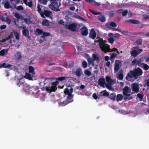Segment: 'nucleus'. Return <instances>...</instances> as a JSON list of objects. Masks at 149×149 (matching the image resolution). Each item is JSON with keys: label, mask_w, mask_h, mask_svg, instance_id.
Listing matches in <instances>:
<instances>
[{"label": "nucleus", "mask_w": 149, "mask_h": 149, "mask_svg": "<svg viewBox=\"0 0 149 149\" xmlns=\"http://www.w3.org/2000/svg\"><path fill=\"white\" fill-rule=\"evenodd\" d=\"M142 67L143 69L146 70H148L149 69V66L148 65L143 63Z\"/></svg>", "instance_id": "obj_47"}, {"label": "nucleus", "mask_w": 149, "mask_h": 149, "mask_svg": "<svg viewBox=\"0 0 149 149\" xmlns=\"http://www.w3.org/2000/svg\"><path fill=\"white\" fill-rule=\"evenodd\" d=\"M85 74L88 76H90L91 75V72L88 70H86L85 71Z\"/></svg>", "instance_id": "obj_57"}, {"label": "nucleus", "mask_w": 149, "mask_h": 149, "mask_svg": "<svg viewBox=\"0 0 149 149\" xmlns=\"http://www.w3.org/2000/svg\"><path fill=\"white\" fill-rule=\"evenodd\" d=\"M39 92V91L38 89H36V90H35V91H32V93L33 95L36 96V97H38V95H37L36 96V94H38Z\"/></svg>", "instance_id": "obj_41"}, {"label": "nucleus", "mask_w": 149, "mask_h": 149, "mask_svg": "<svg viewBox=\"0 0 149 149\" xmlns=\"http://www.w3.org/2000/svg\"><path fill=\"white\" fill-rule=\"evenodd\" d=\"M110 26L112 27H116L117 26V24L114 22H111L110 23Z\"/></svg>", "instance_id": "obj_53"}, {"label": "nucleus", "mask_w": 149, "mask_h": 149, "mask_svg": "<svg viewBox=\"0 0 149 149\" xmlns=\"http://www.w3.org/2000/svg\"><path fill=\"white\" fill-rule=\"evenodd\" d=\"M87 61L89 66H90L91 65H92L93 66H94V61H93L91 58H87Z\"/></svg>", "instance_id": "obj_19"}, {"label": "nucleus", "mask_w": 149, "mask_h": 149, "mask_svg": "<svg viewBox=\"0 0 149 149\" xmlns=\"http://www.w3.org/2000/svg\"><path fill=\"white\" fill-rule=\"evenodd\" d=\"M139 47H134L132 48L133 49L130 52L131 55L134 57H136L143 51V49H139Z\"/></svg>", "instance_id": "obj_6"}, {"label": "nucleus", "mask_w": 149, "mask_h": 149, "mask_svg": "<svg viewBox=\"0 0 149 149\" xmlns=\"http://www.w3.org/2000/svg\"><path fill=\"white\" fill-rule=\"evenodd\" d=\"M132 98V97L130 96H126V97H124V100L126 101L127 100H129Z\"/></svg>", "instance_id": "obj_55"}, {"label": "nucleus", "mask_w": 149, "mask_h": 149, "mask_svg": "<svg viewBox=\"0 0 149 149\" xmlns=\"http://www.w3.org/2000/svg\"><path fill=\"white\" fill-rule=\"evenodd\" d=\"M24 21L27 24H29L31 22V21L30 19L27 18H24L23 19Z\"/></svg>", "instance_id": "obj_44"}, {"label": "nucleus", "mask_w": 149, "mask_h": 149, "mask_svg": "<svg viewBox=\"0 0 149 149\" xmlns=\"http://www.w3.org/2000/svg\"><path fill=\"white\" fill-rule=\"evenodd\" d=\"M90 11L93 15H100L101 13L100 12H97L96 11H95L93 10H90Z\"/></svg>", "instance_id": "obj_46"}, {"label": "nucleus", "mask_w": 149, "mask_h": 149, "mask_svg": "<svg viewBox=\"0 0 149 149\" xmlns=\"http://www.w3.org/2000/svg\"><path fill=\"white\" fill-rule=\"evenodd\" d=\"M96 36V33L94 29H92L89 34L90 38L94 39Z\"/></svg>", "instance_id": "obj_17"}, {"label": "nucleus", "mask_w": 149, "mask_h": 149, "mask_svg": "<svg viewBox=\"0 0 149 149\" xmlns=\"http://www.w3.org/2000/svg\"><path fill=\"white\" fill-rule=\"evenodd\" d=\"M128 13V11L127 10H125L124 11H123L122 13V16H125Z\"/></svg>", "instance_id": "obj_62"}, {"label": "nucleus", "mask_w": 149, "mask_h": 149, "mask_svg": "<svg viewBox=\"0 0 149 149\" xmlns=\"http://www.w3.org/2000/svg\"><path fill=\"white\" fill-rule=\"evenodd\" d=\"M14 15L18 19H20L21 17L20 15L17 13H15Z\"/></svg>", "instance_id": "obj_56"}, {"label": "nucleus", "mask_w": 149, "mask_h": 149, "mask_svg": "<svg viewBox=\"0 0 149 149\" xmlns=\"http://www.w3.org/2000/svg\"><path fill=\"white\" fill-rule=\"evenodd\" d=\"M27 6H28L29 7H31L33 5L32 2L31 1H30L29 2H28V3H27V4H26Z\"/></svg>", "instance_id": "obj_61"}, {"label": "nucleus", "mask_w": 149, "mask_h": 149, "mask_svg": "<svg viewBox=\"0 0 149 149\" xmlns=\"http://www.w3.org/2000/svg\"><path fill=\"white\" fill-rule=\"evenodd\" d=\"M50 34L49 32L43 31L41 37L44 38L47 36H50Z\"/></svg>", "instance_id": "obj_33"}, {"label": "nucleus", "mask_w": 149, "mask_h": 149, "mask_svg": "<svg viewBox=\"0 0 149 149\" xmlns=\"http://www.w3.org/2000/svg\"><path fill=\"white\" fill-rule=\"evenodd\" d=\"M98 42L100 45V48L104 53H106L107 52L111 51L109 45L107 44H105L102 38H100L98 40Z\"/></svg>", "instance_id": "obj_5"}, {"label": "nucleus", "mask_w": 149, "mask_h": 149, "mask_svg": "<svg viewBox=\"0 0 149 149\" xmlns=\"http://www.w3.org/2000/svg\"><path fill=\"white\" fill-rule=\"evenodd\" d=\"M58 84V82L56 81L53 82L51 83V86H46L41 88L42 91L46 90L47 92L51 93L53 92H55L57 89V86Z\"/></svg>", "instance_id": "obj_3"}, {"label": "nucleus", "mask_w": 149, "mask_h": 149, "mask_svg": "<svg viewBox=\"0 0 149 149\" xmlns=\"http://www.w3.org/2000/svg\"><path fill=\"white\" fill-rule=\"evenodd\" d=\"M121 63V61L119 60H116L114 65V70L115 72L118 71L121 67L120 65Z\"/></svg>", "instance_id": "obj_11"}, {"label": "nucleus", "mask_w": 149, "mask_h": 149, "mask_svg": "<svg viewBox=\"0 0 149 149\" xmlns=\"http://www.w3.org/2000/svg\"><path fill=\"white\" fill-rule=\"evenodd\" d=\"M23 29H24L22 31V34L23 36H25L27 38L30 40L31 39V37L29 35V32L28 30L27 29H25V27H23Z\"/></svg>", "instance_id": "obj_15"}, {"label": "nucleus", "mask_w": 149, "mask_h": 149, "mask_svg": "<svg viewBox=\"0 0 149 149\" xmlns=\"http://www.w3.org/2000/svg\"><path fill=\"white\" fill-rule=\"evenodd\" d=\"M38 7H40V8L41 9V10H43L45 9L44 8H45L44 6H42V4H40L38 3L37 6V11L38 12Z\"/></svg>", "instance_id": "obj_40"}, {"label": "nucleus", "mask_w": 149, "mask_h": 149, "mask_svg": "<svg viewBox=\"0 0 149 149\" xmlns=\"http://www.w3.org/2000/svg\"><path fill=\"white\" fill-rule=\"evenodd\" d=\"M142 39H139L136 41V42L139 45H141L142 44Z\"/></svg>", "instance_id": "obj_49"}, {"label": "nucleus", "mask_w": 149, "mask_h": 149, "mask_svg": "<svg viewBox=\"0 0 149 149\" xmlns=\"http://www.w3.org/2000/svg\"><path fill=\"white\" fill-rule=\"evenodd\" d=\"M68 78V77H67L65 76H63L58 77L56 78V79L57 80H58L60 81H62L64 80L67 79Z\"/></svg>", "instance_id": "obj_38"}, {"label": "nucleus", "mask_w": 149, "mask_h": 149, "mask_svg": "<svg viewBox=\"0 0 149 149\" xmlns=\"http://www.w3.org/2000/svg\"><path fill=\"white\" fill-rule=\"evenodd\" d=\"M4 5V7L6 9H8L11 8V7L10 6V4L8 1H6L5 2V1H3L2 3Z\"/></svg>", "instance_id": "obj_23"}, {"label": "nucleus", "mask_w": 149, "mask_h": 149, "mask_svg": "<svg viewBox=\"0 0 149 149\" xmlns=\"http://www.w3.org/2000/svg\"><path fill=\"white\" fill-rule=\"evenodd\" d=\"M77 26V24L76 23H73L65 26L66 29L70 30L72 31H75L76 30V28Z\"/></svg>", "instance_id": "obj_10"}, {"label": "nucleus", "mask_w": 149, "mask_h": 149, "mask_svg": "<svg viewBox=\"0 0 149 149\" xmlns=\"http://www.w3.org/2000/svg\"><path fill=\"white\" fill-rule=\"evenodd\" d=\"M81 34L83 36H86L88 33L87 28L85 26L81 28L79 30Z\"/></svg>", "instance_id": "obj_13"}, {"label": "nucleus", "mask_w": 149, "mask_h": 149, "mask_svg": "<svg viewBox=\"0 0 149 149\" xmlns=\"http://www.w3.org/2000/svg\"><path fill=\"white\" fill-rule=\"evenodd\" d=\"M13 36V34L12 32L10 33L9 36L6 38L3 39L1 40V41L3 43L5 42L6 40L11 39Z\"/></svg>", "instance_id": "obj_20"}, {"label": "nucleus", "mask_w": 149, "mask_h": 149, "mask_svg": "<svg viewBox=\"0 0 149 149\" xmlns=\"http://www.w3.org/2000/svg\"><path fill=\"white\" fill-rule=\"evenodd\" d=\"M93 97L95 100H97L98 98V96L95 93L93 94Z\"/></svg>", "instance_id": "obj_63"}, {"label": "nucleus", "mask_w": 149, "mask_h": 149, "mask_svg": "<svg viewBox=\"0 0 149 149\" xmlns=\"http://www.w3.org/2000/svg\"><path fill=\"white\" fill-rule=\"evenodd\" d=\"M116 97V100L117 101H121L123 99V96L121 94H118L117 95Z\"/></svg>", "instance_id": "obj_35"}, {"label": "nucleus", "mask_w": 149, "mask_h": 149, "mask_svg": "<svg viewBox=\"0 0 149 149\" xmlns=\"http://www.w3.org/2000/svg\"><path fill=\"white\" fill-rule=\"evenodd\" d=\"M132 90L134 93H137L139 92V84L136 83H134L131 84Z\"/></svg>", "instance_id": "obj_9"}, {"label": "nucleus", "mask_w": 149, "mask_h": 149, "mask_svg": "<svg viewBox=\"0 0 149 149\" xmlns=\"http://www.w3.org/2000/svg\"><path fill=\"white\" fill-rule=\"evenodd\" d=\"M100 93L101 94V95L108 97L109 95V93L107 92L106 90L102 91L100 92Z\"/></svg>", "instance_id": "obj_21"}, {"label": "nucleus", "mask_w": 149, "mask_h": 149, "mask_svg": "<svg viewBox=\"0 0 149 149\" xmlns=\"http://www.w3.org/2000/svg\"><path fill=\"white\" fill-rule=\"evenodd\" d=\"M5 49H3L1 50L0 51V56H4L5 55Z\"/></svg>", "instance_id": "obj_50"}, {"label": "nucleus", "mask_w": 149, "mask_h": 149, "mask_svg": "<svg viewBox=\"0 0 149 149\" xmlns=\"http://www.w3.org/2000/svg\"><path fill=\"white\" fill-rule=\"evenodd\" d=\"M98 19L99 21L101 22H104L106 20L105 17L104 15L99 16Z\"/></svg>", "instance_id": "obj_27"}, {"label": "nucleus", "mask_w": 149, "mask_h": 149, "mask_svg": "<svg viewBox=\"0 0 149 149\" xmlns=\"http://www.w3.org/2000/svg\"><path fill=\"white\" fill-rule=\"evenodd\" d=\"M112 84H110V83L105 84V85L106 87L109 90H111L112 88L111 86Z\"/></svg>", "instance_id": "obj_39"}, {"label": "nucleus", "mask_w": 149, "mask_h": 149, "mask_svg": "<svg viewBox=\"0 0 149 149\" xmlns=\"http://www.w3.org/2000/svg\"><path fill=\"white\" fill-rule=\"evenodd\" d=\"M128 22H130L131 23L134 24H137L139 23V21L134 19H130L126 21Z\"/></svg>", "instance_id": "obj_29"}, {"label": "nucleus", "mask_w": 149, "mask_h": 149, "mask_svg": "<svg viewBox=\"0 0 149 149\" xmlns=\"http://www.w3.org/2000/svg\"><path fill=\"white\" fill-rule=\"evenodd\" d=\"M120 32L121 33L125 35H127L129 33V32L128 31L125 30L123 31H121Z\"/></svg>", "instance_id": "obj_60"}, {"label": "nucleus", "mask_w": 149, "mask_h": 149, "mask_svg": "<svg viewBox=\"0 0 149 149\" xmlns=\"http://www.w3.org/2000/svg\"><path fill=\"white\" fill-rule=\"evenodd\" d=\"M142 60L141 59H140L138 60L134 59L132 61V65H138V66L142 67L143 64V63H142Z\"/></svg>", "instance_id": "obj_12"}, {"label": "nucleus", "mask_w": 149, "mask_h": 149, "mask_svg": "<svg viewBox=\"0 0 149 149\" xmlns=\"http://www.w3.org/2000/svg\"><path fill=\"white\" fill-rule=\"evenodd\" d=\"M38 3L43 5H46L47 3V0H38Z\"/></svg>", "instance_id": "obj_34"}, {"label": "nucleus", "mask_w": 149, "mask_h": 149, "mask_svg": "<svg viewBox=\"0 0 149 149\" xmlns=\"http://www.w3.org/2000/svg\"><path fill=\"white\" fill-rule=\"evenodd\" d=\"M72 73L74 74L77 77H79L82 74L83 72L81 69L79 68L77 69L75 71H72Z\"/></svg>", "instance_id": "obj_14"}, {"label": "nucleus", "mask_w": 149, "mask_h": 149, "mask_svg": "<svg viewBox=\"0 0 149 149\" xmlns=\"http://www.w3.org/2000/svg\"><path fill=\"white\" fill-rule=\"evenodd\" d=\"M137 96L139 98H140V100L141 101L143 97V95L141 94L138 93L137 95Z\"/></svg>", "instance_id": "obj_58"}, {"label": "nucleus", "mask_w": 149, "mask_h": 149, "mask_svg": "<svg viewBox=\"0 0 149 149\" xmlns=\"http://www.w3.org/2000/svg\"><path fill=\"white\" fill-rule=\"evenodd\" d=\"M73 95L72 94H70V95H68V96L67 97V100H66L67 101H71V102L73 101Z\"/></svg>", "instance_id": "obj_30"}, {"label": "nucleus", "mask_w": 149, "mask_h": 149, "mask_svg": "<svg viewBox=\"0 0 149 149\" xmlns=\"http://www.w3.org/2000/svg\"><path fill=\"white\" fill-rule=\"evenodd\" d=\"M34 68L32 66H29V72L33 75H34L36 74L34 71Z\"/></svg>", "instance_id": "obj_22"}, {"label": "nucleus", "mask_w": 149, "mask_h": 149, "mask_svg": "<svg viewBox=\"0 0 149 149\" xmlns=\"http://www.w3.org/2000/svg\"><path fill=\"white\" fill-rule=\"evenodd\" d=\"M98 84L103 88L105 87V80L104 78H100L98 80Z\"/></svg>", "instance_id": "obj_16"}, {"label": "nucleus", "mask_w": 149, "mask_h": 149, "mask_svg": "<svg viewBox=\"0 0 149 149\" xmlns=\"http://www.w3.org/2000/svg\"><path fill=\"white\" fill-rule=\"evenodd\" d=\"M118 55V54L116 53H115L114 52L113 53L110 57V58H111V59H113L114 58L116 57Z\"/></svg>", "instance_id": "obj_52"}, {"label": "nucleus", "mask_w": 149, "mask_h": 149, "mask_svg": "<svg viewBox=\"0 0 149 149\" xmlns=\"http://www.w3.org/2000/svg\"><path fill=\"white\" fill-rule=\"evenodd\" d=\"M98 57H97L96 55L95 54H93L92 55V59L94 61H95L97 58Z\"/></svg>", "instance_id": "obj_59"}, {"label": "nucleus", "mask_w": 149, "mask_h": 149, "mask_svg": "<svg viewBox=\"0 0 149 149\" xmlns=\"http://www.w3.org/2000/svg\"><path fill=\"white\" fill-rule=\"evenodd\" d=\"M107 40L108 42L110 43L111 44H112L115 40L112 37H110L107 38Z\"/></svg>", "instance_id": "obj_37"}, {"label": "nucleus", "mask_w": 149, "mask_h": 149, "mask_svg": "<svg viewBox=\"0 0 149 149\" xmlns=\"http://www.w3.org/2000/svg\"><path fill=\"white\" fill-rule=\"evenodd\" d=\"M14 35L16 39L17 40H18L19 39V35L18 32H14Z\"/></svg>", "instance_id": "obj_43"}, {"label": "nucleus", "mask_w": 149, "mask_h": 149, "mask_svg": "<svg viewBox=\"0 0 149 149\" xmlns=\"http://www.w3.org/2000/svg\"><path fill=\"white\" fill-rule=\"evenodd\" d=\"M145 83L143 84V86L146 87V86L149 87V79L145 80Z\"/></svg>", "instance_id": "obj_36"}, {"label": "nucleus", "mask_w": 149, "mask_h": 149, "mask_svg": "<svg viewBox=\"0 0 149 149\" xmlns=\"http://www.w3.org/2000/svg\"><path fill=\"white\" fill-rule=\"evenodd\" d=\"M24 77L29 80H33L31 74L29 73H26L24 76Z\"/></svg>", "instance_id": "obj_28"}, {"label": "nucleus", "mask_w": 149, "mask_h": 149, "mask_svg": "<svg viewBox=\"0 0 149 149\" xmlns=\"http://www.w3.org/2000/svg\"><path fill=\"white\" fill-rule=\"evenodd\" d=\"M12 66V65L10 64H7L6 63H3L1 65V68H10Z\"/></svg>", "instance_id": "obj_25"}, {"label": "nucleus", "mask_w": 149, "mask_h": 149, "mask_svg": "<svg viewBox=\"0 0 149 149\" xmlns=\"http://www.w3.org/2000/svg\"><path fill=\"white\" fill-rule=\"evenodd\" d=\"M82 65L84 68H86L88 65L87 62L85 61H83L82 62Z\"/></svg>", "instance_id": "obj_48"}, {"label": "nucleus", "mask_w": 149, "mask_h": 149, "mask_svg": "<svg viewBox=\"0 0 149 149\" xmlns=\"http://www.w3.org/2000/svg\"><path fill=\"white\" fill-rule=\"evenodd\" d=\"M17 85L19 87H22L23 90L25 91L30 90L31 88L29 85L25 83V82L24 81H23V82L20 81L17 84Z\"/></svg>", "instance_id": "obj_7"}, {"label": "nucleus", "mask_w": 149, "mask_h": 149, "mask_svg": "<svg viewBox=\"0 0 149 149\" xmlns=\"http://www.w3.org/2000/svg\"><path fill=\"white\" fill-rule=\"evenodd\" d=\"M109 15L110 17L112 18L114 15V12L113 11H110L109 12Z\"/></svg>", "instance_id": "obj_42"}, {"label": "nucleus", "mask_w": 149, "mask_h": 149, "mask_svg": "<svg viewBox=\"0 0 149 149\" xmlns=\"http://www.w3.org/2000/svg\"><path fill=\"white\" fill-rule=\"evenodd\" d=\"M5 21L7 22L8 24H9L11 22V20L8 17H7L6 18Z\"/></svg>", "instance_id": "obj_54"}, {"label": "nucleus", "mask_w": 149, "mask_h": 149, "mask_svg": "<svg viewBox=\"0 0 149 149\" xmlns=\"http://www.w3.org/2000/svg\"><path fill=\"white\" fill-rule=\"evenodd\" d=\"M38 13L42 17L44 18L46 17L52 18V13L51 11L45 9L41 10L40 7H38Z\"/></svg>", "instance_id": "obj_4"}, {"label": "nucleus", "mask_w": 149, "mask_h": 149, "mask_svg": "<svg viewBox=\"0 0 149 149\" xmlns=\"http://www.w3.org/2000/svg\"><path fill=\"white\" fill-rule=\"evenodd\" d=\"M43 31L42 30L40 29L39 28H37L35 31V33L38 36L42 34Z\"/></svg>", "instance_id": "obj_18"}, {"label": "nucleus", "mask_w": 149, "mask_h": 149, "mask_svg": "<svg viewBox=\"0 0 149 149\" xmlns=\"http://www.w3.org/2000/svg\"><path fill=\"white\" fill-rule=\"evenodd\" d=\"M71 101H67L65 100V101H63L62 102H60L59 103V104H60V105H62L63 106H65L67 105L68 104L70 103Z\"/></svg>", "instance_id": "obj_32"}, {"label": "nucleus", "mask_w": 149, "mask_h": 149, "mask_svg": "<svg viewBox=\"0 0 149 149\" xmlns=\"http://www.w3.org/2000/svg\"><path fill=\"white\" fill-rule=\"evenodd\" d=\"M42 25L44 26H49V21L47 19L43 20L42 22Z\"/></svg>", "instance_id": "obj_26"}, {"label": "nucleus", "mask_w": 149, "mask_h": 149, "mask_svg": "<svg viewBox=\"0 0 149 149\" xmlns=\"http://www.w3.org/2000/svg\"><path fill=\"white\" fill-rule=\"evenodd\" d=\"M108 98L113 101L115 100L116 98L115 93H111L110 95H109Z\"/></svg>", "instance_id": "obj_24"}, {"label": "nucleus", "mask_w": 149, "mask_h": 149, "mask_svg": "<svg viewBox=\"0 0 149 149\" xmlns=\"http://www.w3.org/2000/svg\"><path fill=\"white\" fill-rule=\"evenodd\" d=\"M143 73V71L139 68H134L133 70H131L128 73L126 77V79L129 80L132 78L137 79L139 76L142 75Z\"/></svg>", "instance_id": "obj_1"}, {"label": "nucleus", "mask_w": 149, "mask_h": 149, "mask_svg": "<svg viewBox=\"0 0 149 149\" xmlns=\"http://www.w3.org/2000/svg\"><path fill=\"white\" fill-rule=\"evenodd\" d=\"M0 20L2 22L5 21L6 18L3 16H1L0 17Z\"/></svg>", "instance_id": "obj_64"}, {"label": "nucleus", "mask_w": 149, "mask_h": 149, "mask_svg": "<svg viewBox=\"0 0 149 149\" xmlns=\"http://www.w3.org/2000/svg\"><path fill=\"white\" fill-rule=\"evenodd\" d=\"M61 0H50L51 4L49 5V7L55 11H60L58 9L61 5Z\"/></svg>", "instance_id": "obj_2"}, {"label": "nucleus", "mask_w": 149, "mask_h": 149, "mask_svg": "<svg viewBox=\"0 0 149 149\" xmlns=\"http://www.w3.org/2000/svg\"><path fill=\"white\" fill-rule=\"evenodd\" d=\"M106 80V81L108 83H110V84H112L113 80H112L111 78L109 76H107L105 78Z\"/></svg>", "instance_id": "obj_31"}, {"label": "nucleus", "mask_w": 149, "mask_h": 149, "mask_svg": "<svg viewBox=\"0 0 149 149\" xmlns=\"http://www.w3.org/2000/svg\"><path fill=\"white\" fill-rule=\"evenodd\" d=\"M64 92L65 95H70V94H71V93L70 92L69 89L67 88H66L65 89L64 91Z\"/></svg>", "instance_id": "obj_45"}, {"label": "nucleus", "mask_w": 149, "mask_h": 149, "mask_svg": "<svg viewBox=\"0 0 149 149\" xmlns=\"http://www.w3.org/2000/svg\"><path fill=\"white\" fill-rule=\"evenodd\" d=\"M16 9L17 10L19 11L21 10H23L24 9L23 6L21 5L18 6L17 8H16Z\"/></svg>", "instance_id": "obj_51"}, {"label": "nucleus", "mask_w": 149, "mask_h": 149, "mask_svg": "<svg viewBox=\"0 0 149 149\" xmlns=\"http://www.w3.org/2000/svg\"><path fill=\"white\" fill-rule=\"evenodd\" d=\"M123 90V93L124 95L130 96L132 94L131 90L128 86H125Z\"/></svg>", "instance_id": "obj_8"}]
</instances>
